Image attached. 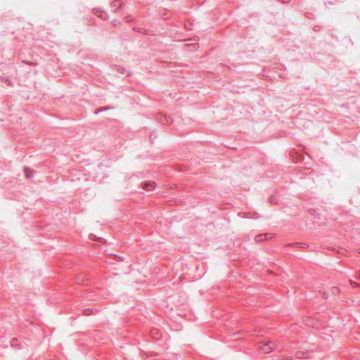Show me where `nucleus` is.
I'll list each match as a JSON object with an SVG mask.
<instances>
[{"instance_id": "nucleus-11", "label": "nucleus", "mask_w": 360, "mask_h": 360, "mask_svg": "<svg viewBox=\"0 0 360 360\" xmlns=\"http://www.w3.org/2000/svg\"><path fill=\"white\" fill-rule=\"evenodd\" d=\"M90 313H91V310L90 309H86L84 310V314L85 315H89Z\"/></svg>"}, {"instance_id": "nucleus-9", "label": "nucleus", "mask_w": 360, "mask_h": 360, "mask_svg": "<svg viewBox=\"0 0 360 360\" xmlns=\"http://www.w3.org/2000/svg\"><path fill=\"white\" fill-rule=\"evenodd\" d=\"M170 123H172L171 118L170 117H168V118L165 117V124H169Z\"/></svg>"}, {"instance_id": "nucleus-4", "label": "nucleus", "mask_w": 360, "mask_h": 360, "mask_svg": "<svg viewBox=\"0 0 360 360\" xmlns=\"http://www.w3.org/2000/svg\"><path fill=\"white\" fill-rule=\"evenodd\" d=\"M24 172H25V177L27 179H30L33 176V173L34 172L32 170H30L29 168L27 167H25L24 168Z\"/></svg>"}, {"instance_id": "nucleus-8", "label": "nucleus", "mask_w": 360, "mask_h": 360, "mask_svg": "<svg viewBox=\"0 0 360 360\" xmlns=\"http://www.w3.org/2000/svg\"><path fill=\"white\" fill-rule=\"evenodd\" d=\"M246 216V217H250V218H258V214L257 213H254L252 216H249L250 214V213H246L245 214Z\"/></svg>"}, {"instance_id": "nucleus-1", "label": "nucleus", "mask_w": 360, "mask_h": 360, "mask_svg": "<svg viewBox=\"0 0 360 360\" xmlns=\"http://www.w3.org/2000/svg\"><path fill=\"white\" fill-rule=\"evenodd\" d=\"M275 348V343L271 341L267 342H259L257 345V349L260 352L264 354H269Z\"/></svg>"}, {"instance_id": "nucleus-2", "label": "nucleus", "mask_w": 360, "mask_h": 360, "mask_svg": "<svg viewBox=\"0 0 360 360\" xmlns=\"http://www.w3.org/2000/svg\"><path fill=\"white\" fill-rule=\"evenodd\" d=\"M142 188L146 191H153L155 188V183L154 181L145 182L142 184Z\"/></svg>"}, {"instance_id": "nucleus-13", "label": "nucleus", "mask_w": 360, "mask_h": 360, "mask_svg": "<svg viewBox=\"0 0 360 360\" xmlns=\"http://www.w3.org/2000/svg\"><path fill=\"white\" fill-rule=\"evenodd\" d=\"M351 284H352V285L353 287H356V283H354V282H351Z\"/></svg>"}, {"instance_id": "nucleus-3", "label": "nucleus", "mask_w": 360, "mask_h": 360, "mask_svg": "<svg viewBox=\"0 0 360 360\" xmlns=\"http://www.w3.org/2000/svg\"><path fill=\"white\" fill-rule=\"evenodd\" d=\"M267 240V234H259L255 236V240L257 243Z\"/></svg>"}, {"instance_id": "nucleus-7", "label": "nucleus", "mask_w": 360, "mask_h": 360, "mask_svg": "<svg viewBox=\"0 0 360 360\" xmlns=\"http://www.w3.org/2000/svg\"><path fill=\"white\" fill-rule=\"evenodd\" d=\"M112 7H117V6L121 7L122 4L120 3L119 1H115L112 2Z\"/></svg>"}, {"instance_id": "nucleus-5", "label": "nucleus", "mask_w": 360, "mask_h": 360, "mask_svg": "<svg viewBox=\"0 0 360 360\" xmlns=\"http://www.w3.org/2000/svg\"><path fill=\"white\" fill-rule=\"evenodd\" d=\"M151 335L154 337L156 340H158L161 338V333L158 330H153L151 331Z\"/></svg>"}, {"instance_id": "nucleus-10", "label": "nucleus", "mask_w": 360, "mask_h": 360, "mask_svg": "<svg viewBox=\"0 0 360 360\" xmlns=\"http://www.w3.org/2000/svg\"><path fill=\"white\" fill-rule=\"evenodd\" d=\"M107 108H100V109H97L96 111L95 112L96 114H98V112H102L103 110H105Z\"/></svg>"}, {"instance_id": "nucleus-12", "label": "nucleus", "mask_w": 360, "mask_h": 360, "mask_svg": "<svg viewBox=\"0 0 360 360\" xmlns=\"http://www.w3.org/2000/svg\"><path fill=\"white\" fill-rule=\"evenodd\" d=\"M113 22V25H114L115 26H116V25H117V23L120 24V22H119L118 21H116V20H113V22Z\"/></svg>"}, {"instance_id": "nucleus-6", "label": "nucleus", "mask_w": 360, "mask_h": 360, "mask_svg": "<svg viewBox=\"0 0 360 360\" xmlns=\"http://www.w3.org/2000/svg\"><path fill=\"white\" fill-rule=\"evenodd\" d=\"M98 17H100L101 18H102L103 20H105L108 18V14L104 11H101V12H99Z\"/></svg>"}]
</instances>
